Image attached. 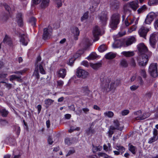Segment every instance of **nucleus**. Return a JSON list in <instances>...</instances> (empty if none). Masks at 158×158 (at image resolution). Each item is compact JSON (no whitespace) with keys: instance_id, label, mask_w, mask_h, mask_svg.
<instances>
[{"instance_id":"4c0bfd02","label":"nucleus","mask_w":158,"mask_h":158,"mask_svg":"<svg viewBox=\"0 0 158 158\" xmlns=\"http://www.w3.org/2000/svg\"><path fill=\"white\" fill-rule=\"evenodd\" d=\"M10 80V81H12L13 80L18 79V81H19V80H21V76H17L15 75H12L9 76Z\"/></svg>"},{"instance_id":"5701e85b","label":"nucleus","mask_w":158,"mask_h":158,"mask_svg":"<svg viewBox=\"0 0 158 158\" xmlns=\"http://www.w3.org/2000/svg\"><path fill=\"white\" fill-rule=\"evenodd\" d=\"M72 31L74 35L75 40H77L78 39V36L80 34L78 29L76 27H73L72 30Z\"/></svg>"},{"instance_id":"c85d7f7f","label":"nucleus","mask_w":158,"mask_h":158,"mask_svg":"<svg viewBox=\"0 0 158 158\" xmlns=\"http://www.w3.org/2000/svg\"><path fill=\"white\" fill-rule=\"evenodd\" d=\"M49 0H42V2L40 5L41 8H44L47 7L49 5Z\"/></svg>"},{"instance_id":"0eeeda50","label":"nucleus","mask_w":158,"mask_h":158,"mask_svg":"<svg viewBox=\"0 0 158 158\" xmlns=\"http://www.w3.org/2000/svg\"><path fill=\"white\" fill-rule=\"evenodd\" d=\"M137 48L139 52V54H146L148 55V51L147 47L143 43L139 44L137 45Z\"/></svg>"},{"instance_id":"e2e57ef3","label":"nucleus","mask_w":158,"mask_h":158,"mask_svg":"<svg viewBox=\"0 0 158 158\" xmlns=\"http://www.w3.org/2000/svg\"><path fill=\"white\" fill-rule=\"evenodd\" d=\"M81 65L83 66L88 67L89 66V64L87 61H83L81 63Z\"/></svg>"},{"instance_id":"f704fd0d","label":"nucleus","mask_w":158,"mask_h":158,"mask_svg":"<svg viewBox=\"0 0 158 158\" xmlns=\"http://www.w3.org/2000/svg\"><path fill=\"white\" fill-rule=\"evenodd\" d=\"M120 65L123 67L126 68L128 67V64L126 60L124 59L121 60Z\"/></svg>"},{"instance_id":"4be33fe9","label":"nucleus","mask_w":158,"mask_h":158,"mask_svg":"<svg viewBox=\"0 0 158 158\" xmlns=\"http://www.w3.org/2000/svg\"><path fill=\"white\" fill-rule=\"evenodd\" d=\"M89 93V90L88 86L82 87L81 88V94L82 95H88Z\"/></svg>"},{"instance_id":"6e6d98bb","label":"nucleus","mask_w":158,"mask_h":158,"mask_svg":"<svg viewBox=\"0 0 158 158\" xmlns=\"http://www.w3.org/2000/svg\"><path fill=\"white\" fill-rule=\"evenodd\" d=\"M0 83L3 84L4 85L6 86V87L9 89H10L12 86L11 84H7L3 81H2L0 82Z\"/></svg>"},{"instance_id":"13d9d810","label":"nucleus","mask_w":158,"mask_h":158,"mask_svg":"<svg viewBox=\"0 0 158 158\" xmlns=\"http://www.w3.org/2000/svg\"><path fill=\"white\" fill-rule=\"evenodd\" d=\"M138 87V85H133L130 87V89L131 91H134L137 89Z\"/></svg>"},{"instance_id":"2f4dec72","label":"nucleus","mask_w":158,"mask_h":158,"mask_svg":"<svg viewBox=\"0 0 158 158\" xmlns=\"http://www.w3.org/2000/svg\"><path fill=\"white\" fill-rule=\"evenodd\" d=\"M107 49V46L105 44H103L100 45L98 48L99 51L101 52H104Z\"/></svg>"},{"instance_id":"cd10ccee","label":"nucleus","mask_w":158,"mask_h":158,"mask_svg":"<svg viewBox=\"0 0 158 158\" xmlns=\"http://www.w3.org/2000/svg\"><path fill=\"white\" fill-rule=\"evenodd\" d=\"M116 54L112 52H110L107 53L105 56V57L107 59H111L116 57Z\"/></svg>"},{"instance_id":"72a5a7b5","label":"nucleus","mask_w":158,"mask_h":158,"mask_svg":"<svg viewBox=\"0 0 158 158\" xmlns=\"http://www.w3.org/2000/svg\"><path fill=\"white\" fill-rule=\"evenodd\" d=\"M98 57L97 54L94 52H93L90 54L87 59L88 60H93Z\"/></svg>"},{"instance_id":"f3484780","label":"nucleus","mask_w":158,"mask_h":158,"mask_svg":"<svg viewBox=\"0 0 158 158\" xmlns=\"http://www.w3.org/2000/svg\"><path fill=\"white\" fill-rule=\"evenodd\" d=\"M19 35L20 37V42L23 45H27L28 41V38L27 35L24 34H20Z\"/></svg>"},{"instance_id":"5fc2aeb1","label":"nucleus","mask_w":158,"mask_h":158,"mask_svg":"<svg viewBox=\"0 0 158 158\" xmlns=\"http://www.w3.org/2000/svg\"><path fill=\"white\" fill-rule=\"evenodd\" d=\"M75 60V58H72L69 60L68 64L72 66L74 63V61Z\"/></svg>"},{"instance_id":"3c124183","label":"nucleus","mask_w":158,"mask_h":158,"mask_svg":"<svg viewBox=\"0 0 158 158\" xmlns=\"http://www.w3.org/2000/svg\"><path fill=\"white\" fill-rule=\"evenodd\" d=\"M153 21L150 19L147 16L145 19V22L146 24H150Z\"/></svg>"},{"instance_id":"680f3d73","label":"nucleus","mask_w":158,"mask_h":158,"mask_svg":"<svg viewBox=\"0 0 158 158\" xmlns=\"http://www.w3.org/2000/svg\"><path fill=\"white\" fill-rule=\"evenodd\" d=\"M129 113V111L128 110H123L121 112L122 115H126L128 114Z\"/></svg>"},{"instance_id":"bb28decb","label":"nucleus","mask_w":158,"mask_h":158,"mask_svg":"<svg viewBox=\"0 0 158 158\" xmlns=\"http://www.w3.org/2000/svg\"><path fill=\"white\" fill-rule=\"evenodd\" d=\"M115 148L119 152H120L121 154L123 153L125 151V148L124 147L120 145H116L115 147Z\"/></svg>"},{"instance_id":"0e129e2a","label":"nucleus","mask_w":158,"mask_h":158,"mask_svg":"<svg viewBox=\"0 0 158 158\" xmlns=\"http://www.w3.org/2000/svg\"><path fill=\"white\" fill-rule=\"evenodd\" d=\"M152 95V93L150 92H149L145 94V97L147 99H149L151 97Z\"/></svg>"},{"instance_id":"c9c22d12","label":"nucleus","mask_w":158,"mask_h":158,"mask_svg":"<svg viewBox=\"0 0 158 158\" xmlns=\"http://www.w3.org/2000/svg\"><path fill=\"white\" fill-rule=\"evenodd\" d=\"M104 115L105 117H107L109 118H112L114 115V114L112 111H106L104 113Z\"/></svg>"},{"instance_id":"864d4df0","label":"nucleus","mask_w":158,"mask_h":158,"mask_svg":"<svg viewBox=\"0 0 158 158\" xmlns=\"http://www.w3.org/2000/svg\"><path fill=\"white\" fill-rule=\"evenodd\" d=\"M56 3L57 6L58 7H61L62 5V3L60 0H54Z\"/></svg>"},{"instance_id":"69168bd1","label":"nucleus","mask_w":158,"mask_h":158,"mask_svg":"<svg viewBox=\"0 0 158 158\" xmlns=\"http://www.w3.org/2000/svg\"><path fill=\"white\" fill-rule=\"evenodd\" d=\"M114 81L115 82V88L121 83L120 81L119 80H117L115 81Z\"/></svg>"},{"instance_id":"09e8293b","label":"nucleus","mask_w":158,"mask_h":158,"mask_svg":"<svg viewBox=\"0 0 158 158\" xmlns=\"http://www.w3.org/2000/svg\"><path fill=\"white\" fill-rule=\"evenodd\" d=\"M14 127H15V131H16L17 134L18 135H19L20 134V127H19V126H15Z\"/></svg>"},{"instance_id":"a211bd4d","label":"nucleus","mask_w":158,"mask_h":158,"mask_svg":"<svg viewBox=\"0 0 158 158\" xmlns=\"http://www.w3.org/2000/svg\"><path fill=\"white\" fill-rule=\"evenodd\" d=\"M16 21L20 26L23 25V15L21 13H19L16 15Z\"/></svg>"},{"instance_id":"7c9ffc66","label":"nucleus","mask_w":158,"mask_h":158,"mask_svg":"<svg viewBox=\"0 0 158 158\" xmlns=\"http://www.w3.org/2000/svg\"><path fill=\"white\" fill-rule=\"evenodd\" d=\"M3 41L4 43L10 45H11L12 44V42L10 38L7 35H6Z\"/></svg>"},{"instance_id":"6e6552de","label":"nucleus","mask_w":158,"mask_h":158,"mask_svg":"<svg viewBox=\"0 0 158 158\" xmlns=\"http://www.w3.org/2000/svg\"><path fill=\"white\" fill-rule=\"evenodd\" d=\"M52 29L51 27L48 26L47 28H45L44 29V33L43 35V38L46 40L49 38L51 36Z\"/></svg>"},{"instance_id":"39448f33","label":"nucleus","mask_w":158,"mask_h":158,"mask_svg":"<svg viewBox=\"0 0 158 158\" xmlns=\"http://www.w3.org/2000/svg\"><path fill=\"white\" fill-rule=\"evenodd\" d=\"M157 66L156 63H152L149 67L148 71L151 75L154 77H156L158 76Z\"/></svg>"},{"instance_id":"603ef678","label":"nucleus","mask_w":158,"mask_h":158,"mask_svg":"<svg viewBox=\"0 0 158 158\" xmlns=\"http://www.w3.org/2000/svg\"><path fill=\"white\" fill-rule=\"evenodd\" d=\"M38 69H37V70L35 69L34 73L33 75L36 77V78L37 79H38L40 78V75Z\"/></svg>"},{"instance_id":"20e7f679","label":"nucleus","mask_w":158,"mask_h":158,"mask_svg":"<svg viewBox=\"0 0 158 158\" xmlns=\"http://www.w3.org/2000/svg\"><path fill=\"white\" fill-rule=\"evenodd\" d=\"M120 15L118 13L112 14L110 17L109 25L112 28L117 27L120 21Z\"/></svg>"},{"instance_id":"ea45409f","label":"nucleus","mask_w":158,"mask_h":158,"mask_svg":"<svg viewBox=\"0 0 158 158\" xmlns=\"http://www.w3.org/2000/svg\"><path fill=\"white\" fill-rule=\"evenodd\" d=\"M147 9V7L146 5H143L141 6L137 10L138 13L139 14L143 13Z\"/></svg>"},{"instance_id":"f257e3e1","label":"nucleus","mask_w":158,"mask_h":158,"mask_svg":"<svg viewBox=\"0 0 158 158\" xmlns=\"http://www.w3.org/2000/svg\"><path fill=\"white\" fill-rule=\"evenodd\" d=\"M135 41V37L134 36H131L125 40H123L122 39L116 40L113 44L112 45L114 48H118L122 47H127Z\"/></svg>"},{"instance_id":"c03bdc74","label":"nucleus","mask_w":158,"mask_h":158,"mask_svg":"<svg viewBox=\"0 0 158 158\" xmlns=\"http://www.w3.org/2000/svg\"><path fill=\"white\" fill-rule=\"evenodd\" d=\"M88 17V12H86L84 13L83 16L81 18V20L83 21L86 19H87Z\"/></svg>"},{"instance_id":"37998d69","label":"nucleus","mask_w":158,"mask_h":158,"mask_svg":"<svg viewBox=\"0 0 158 158\" xmlns=\"http://www.w3.org/2000/svg\"><path fill=\"white\" fill-rule=\"evenodd\" d=\"M130 65L133 67H135L136 66V63L135 62V59L133 58H131L130 59Z\"/></svg>"},{"instance_id":"bf43d9fd","label":"nucleus","mask_w":158,"mask_h":158,"mask_svg":"<svg viewBox=\"0 0 158 158\" xmlns=\"http://www.w3.org/2000/svg\"><path fill=\"white\" fill-rule=\"evenodd\" d=\"M154 26L155 28L158 30V19L155 21L154 23Z\"/></svg>"},{"instance_id":"423d86ee","label":"nucleus","mask_w":158,"mask_h":158,"mask_svg":"<svg viewBox=\"0 0 158 158\" xmlns=\"http://www.w3.org/2000/svg\"><path fill=\"white\" fill-rule=\"evenodd\" d=\"M98 18L99 20L100 24L101 25L105 26L106 24L108 18L106 13L102 12L98 15Z\"/></svg>"},{"instance_id":"338daca9","label":"nucleus","mask_w":158,"mask_h":158,"mask_svg":"<svg viewBox=\"0 0 158 158\" xmlns=\"http://www.w3.org/2000/svg\"><path fill=\"white\" fill-rule=\"evenodd\" d=\"M102 147H94L93 148V150H95L96 152H98L100 151L102 149Z\"/></svg>"},{"instance_id":"774afa93","label":"nucleus","mask_w":158,"mask_h":158,"mask_svg":"<svg viewBox=\"0 0 158 158\" xmlns=\"http://www.w3.org/2000/svg\"><path fill=\"white\" fill-rule=\"evenodd\" d=\"M65 143L68 145H70L71 144L70 140L69 138H67L65 140Z\"/></svg>"},{"instance_id":"a19ab883","label":"nucleus","mask_w":158,"mask_h":158,"mask_svg":"<svg viewBox=\"0 0 158 158\" xmlns=\"http://www.w3.org/2000/svg\"><path fill=\"white\" fill-rule=\"evenodd\" d=\"M29 22L33 27L36 26V19L35 18L32 17L30 18Z\"/></svg>"},{"instance_id":"7ed1b4c3","label":"nucleus","mask_w":158,"mask_h":158,"mask_svg":"<svg viewBox=\"0 0 158 158\" xmlns=\"http://www.w3.org/2000/svg\"><path fill=\"white\" fill-rule=\"evenodd\" d=\"M152 55L151 52H148V55L146 54H139L136 57V60L139 65L141 66H145L147 64L148 59Z\"/></svg>"},{"instance_id":"49530a36","label":"nucleus","mask_w":158,"mask_h":158,"mask_svg":"<svg viewBox=\"0 0 158 158\" xmlns=\"http://www.w3.org/2000/svg\"><path fill=\"white\" fill-rule=\"evenodd\" d=\"M39 69L40 73L43 74H45V71L43 66L41 64L39 65Z\"/></svg>"},{"instance_id":"4468645a","label":"nucleus","mask_w":158,"mask_h":158,"mask_svg":"<svg viewBox=\"0 0 158 158\" xmlns=\"http://www.w3.org/2000/svg\"><path fill=\"white\" fill-rule=\"evenodd\" d=\"M120 5V2L117 0H111L110 2V7L112 9H118Z\"/></svg>"},{"instance_id":"de8ad7c7","label":"nucleus","mask_w":158,"mask_h":158,"mask_svg":"<svg viewBox=\"0 0 158 158\" xmlns=\"http://www.w3.org/2000/svg\"><path fill=\"white\" fill-rule=\"evenodd\" d=\"M140 74L144 78H145L146 77V73L144 69H141L140 71Z\"/></svg>"},{"instance_id":"1a4fd4ad","label":"nucleus","mask_w":158,"mask_h":158,"mask_svg":"<svg viewBox=\"0 0 158 158\" xmlns=\"http://www.w3.org/2000/svg\"><path fill=\"white\" fill-rule=\"evenodd\" d=\"M149 31V29L148 28L142 26L139 29L138 33L140 36L145 38Z\"/></svg>"},{"instance_id":"9b49d317","label":"nucleus","mask_w":158,"mask_h":158,"mask_svg":"<svg viewBox=\"0 0 158 158\" xmlns=\"http://www.w3.org/2000/svg\"><path fill=\"white\" fill-rule=\"evenodd\" d=\"M110 129L112 130H118L121 131L123 129V127L120 126L119 122L116 119L113 121V125L110 126Z\"/></svg>"},{"instance_id":"6ab92c4d","label":"nucleus","mask_w":158,"mask_h":158,"mask_svg":"<svg viewBox=\"0 0 158 158\" xmlns=\"http://www.w3.org/2000/svg\"><path fill=\"white\" fill-rule=\"evenodd\" d=\"M131 9L134 11H135L139 6V2L135 0L129 2Z\"/></svg>"},{"instance_id":"8fccbe9b","label":"nucleus","mask_w":158,"mask_h":158,"mask_svg":"<svg viewBox=\"0 0 158 158\" xmlns=\"http://www.w3.org/2000/svg\"><path fill=\"white\" fill-rule=\"evenodd\" d=\"M147 16L149 18H150V19H151V20H152L153 21L155 17V14L154 13L151 12V13H150L147 15Z\"/></svg>"},{"instance_id":"58836bf2","label":"nucleus","mask_w":158,"mask_h":158,"mask_svg":"<svg viewBox=\"0 0 158 158\" xmlns=\"http://www.w3.org/2000/svg\"><path fill=\"white\" fill-rule=\"evenodd\" d=\"M128 146L129 150L133 154H135V150L136 149V147L130 144H129Z\"/></svg>"},{"instance_id":"393cba45","label":"nucleus","mask_w":158,"mask_h":158,"mask_svg":"<svg viewBox=\"0 0 158 158\" xmlns=\"http://www.w3.org/2000/svg\"><path fill=\"white\" fill-rule=\"evenodd\" d=\"M123 9L125 13L128 12L130 13L131 11V8L129 2L125 4L123 6Z\"/></svg>"},{"instance_id":"b1692460","label":"nucleus","mask_w":158,"mask_h":158,"mask_svg":"<svg viewBox=\"0 0 158 158\" xmlns=\"http://www.w3.org/2000/svg\"><path fill=\"white\" fill-rule=\"evenodd\" d=\"M149 116V114L148 113H144L141 116H137L134 118V120H142L148 118Z\"/></svg>"},{"instance_id":"f8f14e48","label":"nucleus","mask_w":158,"mask_h":158,"mask_svg":"<svg viewBox=\"0 0 158 158\" xmlns=\"http://www.w3.org/2000/svg\"><path fill=\"white\" fill-rule=\"evenodd\" d=\"M158 139V131L154 129L153 131V136L149 139L148 142L149 143H152L157 140Z\"/></svg>"},{"instance_id":"ddd939ff","label":"nucleus","mask_w":158,"mask_h":158,"mask_svg":"<svg viewBox=\"0 0 158 158\" xmlns=\"http://www.w3.org/2000/svg\"><path fill=\"white\" fill-rule=\"evenodd\" d=\"M156 35L155 33H153L150 35L149 39L150 44L153 48H155V45L156 42Z\"/></svg>"},{"instance_id":"f03ea898","label":"nucleus","mask_w":158,"mask_h":158,"mask_svg":"<svg viewBox=\"0 0 158 158\" xmlns=\"http://www.w3.org/2000/svg\"><path fill=\"white\" fill-rule=\"evenodd\" d=\"M100 79L102 82V87L104 91L107 92L115 89V82L111 81L106 76H101Z\"/></svg>"},{"instance_id":"e433bc0d","label":"nucleus","mask_w":158,"mask_h":158,"mask_svg":"<svg viewBox=\"0 0 158 158\" xmlns=\"http://www.w3.org/2000/svg\"><path fill=\"white\" fill-rule=\"evenodd\" d=\"M90 66L94 69H97L98 68L101 66V64L100 63H98L96 64L91 63Z\"/></svg>"},{"instance_id":"052dcab7","label":"nucleus","mask_w":158,"mask_h":158,"mask_svg":"<svg viewBox=\"0 0 158 158\" xmlns=\"http://www.w3.org/2000/svg\"><path fill=\"white\" fill-rule=\"evenodd\" d=\"M125 34V31H122L119 32L118 34L117 35V36L118 37H121Z\"/></svg>"},{"instance_id":"2eb2a0df","label":"nucleus","mask_w":158,"mask_h":158,"mask_svg":"<svg viewBox=\"0 0 158 158\" xmlns=\"http://www.w3.org/2000/svg\"><path fill=\"white\" fill-rule=\"evenodd\" d=\"M135 18L133 16L129 15L125 19L124 23L126 26H128L133 23Z\"/></svg>"},{"instance_id":"c756f323","label":"nucleus","mask_w":158,"mask_h":158,"mask_svg":"<svg viewBox=\"0 0 158 158\" xmlns=\"http://www.w3.org/2000/svg\"><path fill=\"white\" fill-rule=\"evenodd\" d=\"M54 102V100L50 99L48 98L45 99L44 102L46 107L48 108L49 106L53 104Z\"/></svg>"},{"instance_id":"a878e982","label":"nucleus","mask_w":158,"mask_h":158,"mask_svg":"<svg viewBox=\"0 0 158 158\" xmlns=\"http://www.w3.org/2000/svg\"><path fill=\"white\" fill-rule=\"evenodd\" d=\"M58 73L59 77L64 78L66 75V70L65 69H60Z\"/></svg>"},{"instance_id":"a18cd8bd","label":"nucleus","mask_w":158,"mask_h":158,"mask_svg":"<svg viewBox=\"0 0 158 158\" xmlns=\"http://www.w3.org/2000/svg\"><path fill=\"white\" fill-rule=\"evenodd\" d=\"M136 28V25H133L128 29V32L129 33H131L132 31H135Z\"/></svg>"},{"instance_id":"412c9836","label":"nucleus","mask_w":158,"mask_h":158,"mask_svg":"<svg viewBox=\"0 0 158 158\" xmlns=\"http://www.w3.org/2000/svg\"><path fill=\"white\" fill-rule=\"evenodd\" d=\"M121 54L126 57H130L133 56L135 55L134 51H123Z\"/></svg>"},{"instance_id":"9d476101","label":"nucleus","mask_w":158,"mask_h":158,"mask_svg":"<svg viewBox=\"0 0 158 158\" xmlns=\"http://www.w3.org/2000/svg\"><path fill=\"white\" fill-rule=\"evenodd\" d=\"M88 74V73L85 70L80 68H78L77 69L76 75L78 77L85 78L87 77Z\"/></svg>"},{"instance_id":"79ce46f5","label":"nucleus","mask_w":158,"mask_h":158,"mask_svg":"<svg viewBox=\"0 0 158 158\" xmlns=\"http://www.w3.org/2000/svg\"><path fill=\"white\" fill-rule=\"evenodd\" d=\"M148 3L150 6L156 5L158 4V0H149Z\"/></svg>"},{"instance_id":"dca6fc26","label":"nucleus","mask_w":158,"mask_h":158,"mask_svg":"<svg viewBox=\"0 0 158 158\" xmlns=\"http://www.w3.org/2000/svg\"><path fill=\"white\" fill-rule=\"evenodd\" d=\"M93 34L94 37L95 39V41H97L99 39L98 36L100 34V31L99 27L96 26L94 28L93 31Z\"/></svg>"},{"instance_id":"4d7b16f0","label":"nucleus","mask_w":158,"mask_h":158,"mask_svg":"<svg viewBox=\"0 0 158 158\" xmlns=\"http://www.w3.org/2000/svg\"><path fill=\"white\" fill-rule=\"evenodd\" d=\"M27 71V69H23V70L20 71H17L15 72L14 73H15L19 75H22L25 72Z\"/></svg>"},{"instance_id":"aec40b11","label":"nucleus","mask_w":158,"mask_h":158,"mask_svg":"<svg viewBox=\"0 0 158 158\" xmlns=\"http://www.w3.org/2000/svg\"><path fill=\"white\" fill-rule=\"evenodd\" d=\"M9 112L5 108L0 105V114L3 117H6Z\"/></svg>"},{"instance_id":"473e14b6","label":"nucleus","mask_w":158,"mask_h":158,"mask_svg":"<svg viewBox=\"0 0 158 158\" xmlns=\"http://www.w3.org/2000/svg\"><path fill=\"white\" fill-rule=\"evenodd\" d=\"M103 149L106 152H110L111 151V147L110 143H108L107 145H103Z\"/></svg>"}]
</instances>
